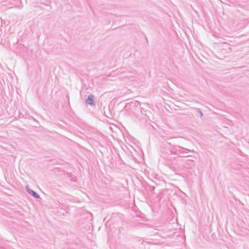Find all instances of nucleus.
I'll list each match as a JSON object with an SVG mask.
<instances>
[{
    "mask_svg": "<svg viewBox=\"0 0 249 249\" xmlns=\"http://www.w3.org/2000/svg\"><path fill=\"white\" fill-rule=\"evenodd\" d=\"M173 139H174L173 138H170L169 140H173Z\"/></svg>",
    "mask_w": 249,
    "mask_h": 249,
    "instance_id": "9d476101",
    "label": "nucleus"
},
{
    "mask_svg": "<svg viewBox=\"0 0 249 249\" xmlns=\"http://www.w3.org/2000/svg\"><path fill=\"white\" fill-rule=\"evenodd\" d=\"M185 166L188 168H191L195 166V161L193 160L188 159L184 161Z\"/></svg>",
    "mask_w": 249,
    "mask_h": 249,
    "instance_id": "20e7f679",
    "label": "nucleus"
},
{
    "mask_svg": "<svg viewBox=\"0 0 249 249\" xmlns=\"http://www.w3.org/2000/svg\"><path fill=\"white\" fill-rule=\"evenodd\" d=\"M128 104H129V103H127V104H126V105L125 106V107H127V105H128Z\"/></svg>",
    "mask_w": 249,
    "mask_h": 249,
    "instance_id": "1a4fd4ad",
    "label": "nucleus"
},
{
    "mask_svg": "<svg viewBox=\"0 0 249 249\" xmlns=\"http://www.w3.org/2000/svg\"><path fill=\"white\" fill-rule=\"evenodd\" d=\"M26 191L35 198H40L39 195L35 191L29 188L28 186H26Z\"/></svg>",
    "mask_w": 249,
    "mask_h": 249,
    "instance_id": "f03ea898",
    "label": "nucleus"
},
{
    "mask_svg": "<svg viewBox=\"0 0 249 249\" xmlns=\"http://www.w3.org/2000/svg\"><path fill=\"white\" fill-rule=\"evenodd\" d=\"M164 146L169 151L170 154L177 155L179 157H192L191 155H185L189 152L196 153L194 150H191L177 145L175 142L173 143L170 142H166Z\"/></svg>",
    "mask_w": 249,
    "mask_h": 249,
    "instance_id": "f257e3e1",
    "label": "nucleus"
},
{
    "mask_svg": "<svg viewBox=\"0 0 249 249\" xmlns=\"http://www.w3.org/2000/svg\"><path fill=\"white\" fill-rule=\"evenodd\" d=\"M222 50L226 53H229L231 51V48L230 45L227 42H223L221 44Z\"/></svg>",
    "mask_w": 249,
    "mask_h": 249,
    "instance_id": "7ed1b4c3",
    "label": "nucleus"
},
{
    "mask_svg": "<svg viewBox=\"0 0 249 249\" xmlns=\"http://www.w3.org/2000/svg\"><path fill=\"white\" fill-rule=\"evenodd\" d=\"M94 99V96L92 94H90L88 96L86 100V103L90 106H95V102Z\"/></svg>",
    "mask_w": 249,
    "mask_h": 249,
    "instance_id": "39448f33",
    "label": "nucleus"
},
{
    "mask_svg": "<svg viewBox=\"0 0 249 249\" xmlns=\"http://www.w3.org/2000/svg\"><path fill=\"white\" fill-rule=\"evenodd\" d=\"M134 104L135 105H136V104L138 105V104H139V102H138V101H136L135 102H134Z\"/></svg>",
    "mask_w": 249,
    "mask_h": 249,
    "instance_id": "0eeeda50",
    "label": "nucleus"
},
{
    "mask_svg": "<svg viewBox=\"0 0 249 249\" xmlns=\"http://www.w3.org/2000/svg\"><path fill=\"white\" fill-rule=\"evenodd\" d=\"M194 109L196 111V112L199 115L200 117H202L203 114L200 108H194Z\"/></svg>",
    "mask_w": 249,
    "mask_h": 249,
    "instance_id": "423d86ee",
    "label": "nucleus"
},
{
    "mask_svg": "<svg viewBox=\"0 0 249 249\" xmlns=\"http://www.w3.org/2000/svg\"><path fill=\"white\" fill-rule=\"evenodd\" d=\"M136 67H139V64L138 63V64H136V65H135Z\"/></svg>",
    "mask_w": 249,
    "mask_h": 249,
    "instance_id": "6e6552de",
    "label": "nucleus"
}]
</instances>
